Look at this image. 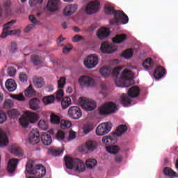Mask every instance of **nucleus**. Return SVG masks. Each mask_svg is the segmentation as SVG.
<instances>
[{"label": "nucleus", "mask_w": 178, "mask_h": 178, "mask_svg": "<svg viewBox=\"0 0 178 178\" xmlns=\"http://www.w3.org/2000/svg\"><path fill=\"white\" fill-rule=\"evenodd\" d=\"M7 73L10 77H13L16 74V68L10 67L7 69Z\"/></svg>", "instance_id": "nucleus-52"}, {"label": "nucleus", "mask_w": 178, "mask_h": 178, "mask_svg": "<svg viewBox=\"0 0 178 178\" xmlns=\"http://www.w3.org/2000/svg\"><path fill=\"white\" fill-rule=\"evenodd\" d=\"M6 88L10 92H13L17 88V84L16 83V81L15 79H7L5 83Z\"/></svg>", "instance_id": "nucleus-21"}, {"label": "nucleus", "mask_w": 178, "mask_h": 178, "mask_svg": "<svg viewBox=\"0 0 178 178\" xmlns=\"http://www.w3.org/2000/svg\"><path fill=\"white\" fill-rule=\"evenodd\" d=\"M16 51H17V45L16 44L15 42H12L10 49V54H15Z\"/></svg>", "instance_id": "nucleus-60"}, {"label": "nucleus", "mask_w": 178, "mask_h": 178, "mask_svg": "<svg viewBox=\"0 0 178 178\" xmlns=\"http://www.w3.org/2000/svg\"><path fill=\"white\" fill-rule=\"evenodd\" d=\"M117 111L118 106L112 102L105 103L99 108V113L102 116L111 115L112 113H115Z\"/></svg>", "instance_id": "nucleus-6"}, {"label": "nucleus", "mask_w": 178, "mask_h": 178, "mask_svg": "<svg viewBox=\"0 0 178 178\" xmlns=\"http://www.w3.org/2000/svg\"><path fill=\"white\" fill-rule=\"evenodd\" d=\"M31 60L33 63L34 66H38V65L43 63L45 60L40 56L34 55L31 56Z\"/></svg>", "instance_id": "nucleus-33"}, {"label": "nucleus", "mask_w": 178, "mask_h": 178, "mask_svg": "<svg viewBox=\"0 0 178 178\" xmlns=\"http://www.w3.org/2000/svg\"><path fill=\"white\" fill-rule=\"evenodd\" d=\"M134 54V50L133 49H128L125 50L124 52H122L120 55L122 58H124V59H130L131 56H133V54Z\"/></svg>", "instance_id": "nucleus-37"}, {"label": "nucleus", "mask_w": 178, "mask_h": 178, "mask_svg": "<svg viewBox=\"0 0 178 178\" xmlns=\"http://www.w3.org/2000/svg\"><path fill=\"white\" fill-rule=\"evenodd\" d=\"M67 169H74L75 172L81 173L86 170V165L83 161L79 159H73L69 156L64 158Z\"/></svg>", "instance_id": "nucleus-2"}, {"label": "nucleus", "mask_w": 178, "mask_h": 178, "mask_svg": "<svg viewBox=\"0 0 178 178\" xmlns=\"http://www.w3.org/2000/svg\"><path fill=\"white\" fill-rule=\"evenodd\" d=\"M18 162H19V159H12L8 163L7 170H8V173H13L16 170V168H17Z\"/></svg>", "instance_id": "nucleus-24"}, {"label": "nucleus", "mask_w": 178, "mask_h": 178, "mask_svg": "<svg viewBox=\"0 0 178 178\" xmlns=\"http://www.w3.org/2000/svg\"><path fill=\"white\" fill-rule=\"evenodd\" d=\"M78 103L82 109L88 112H91V111H94L97 108V102L86 97H79Z\"/></svg>", "instance_id": "nucleus-7"}, {"label": "nucleus", "mask_w": 178, "mask_h": 178, "mask_svg": "<svg viewBox=\"0 0 178 178\" xmlns=\"http://www.w3.org/2000/svg\"><path fill=\"white\" fill-rule=\"evenodd\" d=\"M99 72L103 77H109L112 73V68H111V67H102L99 70Z\"/></svg>", "instance_id": "nucleus-32"}, {"label": "nucleus", "mask_w": 178, "mask_h": 178, "mask_svg": "<svg viewBox=\"0 0 178 178\" xmlns=\"http://www.w3.org/2000/svg\"><path fill=\"white\" fill-rule=\"evenodd\" d=\"M3 108L5 109H9V108H13V101L10 99H7L5 100L3 104Z\"/></svg>", "instance_id": "nucleus-48"}, {"label": "nucleus", "mask_w": 178, "mask_h": 178, "mask_svg": "<svg viewBox=\"0 0 178 178\" xmlns=\"http://www.w3.org/2000/svg\"><path fill=\"white\" fill-rule=\"evenodd\" d=\"M50 122L53 124H59V123H60V118L58 115L51 114L50 116Z\"/></svg>", "instance_id": "nucleus-43"}, {"label": "nucleus", "mask_w": 178, "mask_h": 178, "mask_svg": "<svg viewBox=\"0 0 178 178\" xmlns=\"http://www.w3.org/2000/svg\"><path fill=\"white\" fill-rule=\"evenodd\" d=\"M44 2V0H29V5L32 8L35 6V5H41Z\"/></svg>", "instance_id": "nucleus-54"}, {"label": "nucleus", "mask_w": 178, "mask_h": 178, "mask_svg": "<svg viewBox=\"0 0 178 178\" xmlns=\"http://www.w3.org/2000/svg\"><path fill=\"white\" fill-rule=\"evenodd\" d=\"M38 126L41 130H47L48 129V124L44 120H40L39 121Z\"/></svg>", "instance_id": "nucleus-49"}, {"label": "nucleus", "mask_w": 178, "mask_h": 178, "mask_svg": "<svg viewBox=\"0 0 178 178\" xmlns=\"http://www.w3.org/2000/svg\"><path fill=\"white\" fill-rule=\"evenodd\" d=\"M8 117L6 116V113L0 110V124H2L6 122Z\"/></svg>", "instance_id": "nucleus-50"}, {"label": "nucleus", "mask_w": 178, "mask_h": 178, "mask_svg": "<svg viewBox=\"0 0 178 178\" xmlns=\"http://www.w3.org/2000/svg\"><path fill=\"white\" fill-rule=\"evenodd\" d=\"M9 143L6 134L0 129V147H6Z\"/></svg>", "instance_id": "nucleus-31"}, {"label": "nucleus", "mask_w": 178, "mask_h": 178, "mask_svg": "<svg viewBox=\"0 0 178 178\" xmlns=\"http://www.w3.org/2000/svg\"><path fill=\"white\" fill-rule=\"evenodd\" d=\"M92 129H94L92 124L90 122L84 124L83 127V134H88V133L92 130Z\"/></svg>", "instance_id": "nucleus-40"}, {"label": "nucleus", "mask_w": 178, "mask_h": 178, "mask_svg": "<svg viewBox=\"0 0 178 178\" xmlns=\"http://www.w3.org/2000/svg\"><path fill=\"white\" fill-rule=\"evenodd\" d=\"M56 138L58 140V141H62V140H65V132L62 131H58L56 134Z\"/></svg>", "instance_id": "nucleus-51"}, {"label": "nucleus", "mask_w": 178, "mask_h": 178, "mask_svg": "<svg viewBox=\"0 0 178 178\" xmlns=\"http://www.w3.org/2000/svg\"><path fill=\"white\" fill-rule=\"evenodd\" d=\"M133 79V75L131 74V71L127 69L124 70L121 75L120 79L115 80V84L117 87H130L131 83L130 81Z\"/></svg>", "instance_id": "nucleus-4"}, {"label": "nucleus", "mask_w": 178, "mask_h": 178, "mask_svg": "<svg viewBox=\"0 0 178 178\" xmlns=\"http://www.w3.org/2000/svg\"><path fill=\"white\" fill-rule=\"evenodd\" d=\"M110 35L111 31L106 27L100 28L97 32V36L99 40H105V38H108Z\"/></svg>", "instance_id": "nucleus-19"}, {"label": "nucleus", "mask_w": 178, "mask_h": 178, "mask_svg": "<svg viewBox=\"0 0 178 178\" xmlns=\"http://www.w3.org/2000/svg\"><path fill=\"white\" fill-rule=\"evenodd\" d=\"M120 98L121 104L123 105V106H129V105L131 104V99H130L127 95H122Z\"/></svg>", "instance_id": "nucleus-38"}, {"label": "nucleus", "mask_w": 178, "mask_h": 178, "mask_svg": "<svg viewBox=\"0 0 178 178\" xmlns=\"http://www.w3.org/2000/svg\"><path fill=\"white\" fill-rule=\"evenodd\" d=\"M26 172L29 175H37V173H41L40 177H44L45 173H47V170L41 164H37L34 166V161L33 160H29L26 165Z\"/></svg>", "instance_id": "nucleus-5"}, {"label": "nucleus", "mask_w": 178, "mask_h": 178, "mask_svg": "<svg viewBox=\"0 0 178 178\" xmlns=\"http://www.w3.org/2000/svg\"><path fill=\"white\" fill-rule=\"evenodd\" d=\"M45 90L47 91V92H52L54 91V86L53 85H49L46 87Z\"/></svg>", "instance_id": "nucleus-64"}, {"label": "nucleus", "mask_w": 178, "mask_h": 178, "mask_svg": "<svg viewBox=\"0 0 178 178\" xmlns=\"http://www.w3.org/2000/svg\"><path fill=\"white\" fill-rule=\"evenodd\" d=\"M83 65L87 69H94L98 65V56L97 55H90L83 60Z\"/></svg>", "instance_id": "nucleus-12"}, {"label": "nucleus", "mask_w": 178, "mask_h": 178, "mask_svg": "<svg viewBox=\"0 0 178 178\" xmlns=\"http://www.w3.org/2000/svg\"><path fill=\"white\" fill-rule=\"evenodd\" d=\"M86 165L88 169H92V168L97 166V160L94 159H89L86 160Z\"/></svg>", "instance_id": "nucleus-41"}, {"label": "nucleus", "mask_w": 178, "mask_h": 178, "mask_svg": "<svg viewBox=\"0 0 178 178\" xmlns=\"http://www.w3.org/2000/svg\"><path fill=\"white\" fill-rule=\"evenodd\" d=\"M80 41H84V38L79 35H75L72 38V42H79Z\"/></svg>", "instance_id": "nucleus-57"}, {"label": "nucleus", "mask_w": 178, "mask_h": 178, "mask_svg": "<svg viewBox=\"0 0 178 178\" xmlns=\"http://www.w3.org/2000/svg\"><path fill=\"white\" fill-rule=\"evenodd\" d=\"M16 23L15 20H12L6 24L3 25V29H6V30H10L12 29V26H13Z\"/></svg>", "instance_id": "nucleus-55"}, {"label": "nucleus", "mask_w": 178, "mask_h": 178, "mask_svg": "<svg viewBox=\"0 0 178 178\" xmlns=\"http://www.w3.org/2000/svg\"><path fill=\"white\" fill-rule=\"evenodd\" d=\"M140 95V88L138 86H133L128 90V97L130 98H137Z\"/></svg>", "instance_id": "nucleus-26"}, {"label": "nucleus", "mask_w": 178, "mask_h": 178, "mask_svg": "<svg viewBox=\"0 0 178 178\" xmlns=\"http://www.w3.org/2000/svg\"><path fill=\"white\" fill-rule=\"evenodd\" d=\"M34 87L36 88H41L45 86V81L42 77L35 76L33 79Z\"/></svg>", "instance_id": "nucleus-28"}, {"label": "nucleus", "mask_w": 178, "mask_h": 178, "mask_svg": "<svg viewBox=\"0 0 178 178\" xmlns=\"http://www.w3.org/2000/svg\"><path fill=\"white\" fill-rule=\"evenodd\" d=\"M104 12L106 15H113L115 19L110 21V24H127L129 23V17L123 11H116L111 4L107 3L104 6Z\"/></svg>", "instance_id": "nucleus-1"}, {"label": "nucleus", "mask_w": 178, "mask_h": 178, "mask_svg": "<svg viewBox=\"0 0 178 178\" xmlns=\"http://www.w3.org/2000/svg\"><path fill=\"white\" fill-rule=\"evenodd\" d=\"M29 20L33 24H40V21H38L37 18H35V16H34V15H31L29 16Z\"/></svg>", "instance_id": "nucleus-58"}, {"label": "nucleus", "mask_w": 178, "mask_h": 178, "mask_svg": "<svg viewBox=\"0 0 178 178\" xmlns=\"http://www.w3.org/2000/svg\"><path fill=\"white\" fill-rule=\"evenodd\" d=\"M111 130H112V123H102L97 127L96 134L97 136H105V134H108Z\"/></svg>", "instance_id": "nucleus-9"}, {"label": "nucleus", "mask_w": 178, "mask_h": 178, "mask_svg": "<svg viewBox=\"0 0 178 178\" xmlns=\"http://www.w3.org/2000/svg\"><path fill=\"white\" fill-rule=\"evenodd\" d=\"M166 74V69H165L163 66H157V67L155 69L153 76L154 78L159 79H162L163 76Z\"/></svg>", "instance_id": "nucleus-20"}, {"label": "nucleus", "mask_w": 178, "mask_h": 178, "mask_svg": "<svg viewBox=\"0 0 178 178\" xmlns=\"http://www.w3.org/2000/svg\"><path fill=\"white\" fill-rule=\"evenodd\" d=\"M127 131V126L126 124L119 125L115 132L113 133V136H106L102 138L103 144L106 145H113L116 144V139L115 137H120L122 134H124Z\"/></svg>", "instance_id": "nucleus-3"}, {"label": "nucleus", "mask_w": 178, "mask_h": 178, "mask_svg": "<svg viewBox=\"0 0 178 178\" xmlns=\"http://www.w3.org/2000/svg\"><path fill=\"white\" fill-rule=\"evenodd\" d=\"M106 150L107 151V152H109L110 154H116L119 151V147L116 145L108 146V147H106Z\"/></svg>", "instance_id": "nucleus-42"}, {"label": "nucleus", "mask_w": 178, "mask_h": 178, "mask_svg": "<svg viewBox=\"0 0 178 178\" xmlns=\"http://www.w3.org/2000/svg\"><path fill=\"white\" fill-rule=\"evenodd\" d=\"M77 10V5L70 4L67 5L63 10L65 16H72Z\"/></svg>", "instance_id": "nucleus-23"}, {"label": "nucleus", "mask_w": 178, "mask_h": 178, "mask_svg": "<svg viewBox=\"0 0 178 178\" xmlns=\"http://www.w3.org/2000/svg\"><path fill=\"white\" fill-rule=\"evenodd\" d=\"M24 94L26 97H33L34 95V90H33V86L30 85L25 90Z\"/></svg>", "instance_id": "nucleus-47"}, {"label": "nucleus", "mask_w": 178, "mask_h": 178, "mask_svg": "<svg viewBox=\"0 0 178 178\" xmlns=\"http://www.w3.org/2000/svg\"><path fill=\"white\" fill-rule=\"evenodd\" d=\"M62 152H63V150L60 149H58L56 147H52L51 149H50V154H51V155H54V156H59V155H60Z\"/></svg>", "instance_id": "nucleus-46"}, {"label": "nucleus", "mask_w": 178, "mask_h": 178, "mask_svg": "<svg viewBox=\"0 0 178 178\" xmlns=\"http://www.w3.org/2000/svg\"><path fill=\"white\" fill-rule=\"evenodd\" d=\"M11 98H13V99H16L17 101H24V95H23V93H20L19 95H13L11 96Z\"/></svg>", "instance_id": "nucleus-53"}, {"label": "nucleus", "mask_w": 178, "mask_h": 178, "mask_svg": "<svg viewBox=\"0 0 178 178\" xmlns=\"http://www.w3.org/2000/svg\"><path fill=\"white\" fill-rule=\"evenodd\" d=\"M34 29V24H30L28 25L25 29L24 31L25 33H29V31H31Z\"/></svg>", "instance_id": "nucleus-63"}, {"label": "nucleus", "mask_w": 178, "mask_h": 178, "mask_svg": "<svg viewBox=\"0 0 178 178\" xmlns=\"http://www.w3.org/2000/svg\"><path fill=\"white\" fill-rule=\"evenodd\" d=\"M8 115L11 119H16L19 116V112L13 108L8 111Z\"/></svg>", "instance_id": "nucleus-44"}, {"label": "nucleus", "mask_w": 178, "mask_h": 178, "mask_svg": "<svg viewBox=\"0 0 178 178\" xmlns=\"http://www.w3.org/2000/svg\"><path fill=\"white\" fill-rule=\"evenodd\" d=\"M68 46H69V47H65L63 49V52L65 55H67V54H69V52H70V51H72L73 49V46H72V44H68Z\"/></svg>", "instance_id": "nucleus-61"}, {"label": "nucleus", "mask_w": 178, "mask_h": 178, "mask_svg": "<svg viewBox=\"0 0 178 178\" xmlns=\"http://www.w3.org/2000/svg\"><path fill=\"white\" fill-rule=\"evenodd\" d=\"M10 152L13 154V155H15V156H23V150L21 147L17 146L12 147Z\"/></svg>", "instance_id": "nucleus-36"}, {"label": "nucleus", "mask_w": 178, "mask_h": 178, "mask_svg": "<svg viewBox=\"0 0 178 178\" xmlns=\"http://www.w3.org/2000/svg\"><path fill=\"white\" fill-rule=\"evenodd\" d=\"M99 6H101V3L98 0L92 1L86 6L85 12L87 15H93L99 10Z\"/></svg>", "instance_id": "nucleus-10"}, {"label": "nucleus", "mask_w": 178, "mask_h": 178, "mask_svg": "<svg viewBox=\"0 0 178 178\" xmlns=\"http://www.w3.org/2000/svg\"><path fill=\"white\" fill-rule=\"evenodd\" d=\"M57 83L59 90L56 94V99H57V101H62V99H63L64 94L63 90H62V88H63L66 84V78L65 76L60 77Z\"/></svg>", "instance_id": "nucleus-13"}, {"label": "nucleus", "mask_w": 178, "mask_h": 178, "mask_svg": "<svg viewBox=\"0 0 178 178\" xmlns=\"http://www.w3.org/2000/svg\"><path fill=\"white\" fill-rule=\"evenodd\" d=\"M29 107L32 111L40 109V99L38 98H33L29 101Z\"/></svg>", "instance_id": "nucleus-29"}, {"label": "nucleus", "mask_w": 178, "mask_h": 178, "mask_svg": "<svg viewBox=\"0 0 178 178\" xmlns=\"http://www.w3.org/2000/svg\"><path fill=\"white\" fill-rule=\"evenodd\" d=\"M74 138H76V132L70 131L67 141H72V140H74Z\"/></svg>", "instance_id": "nucleus-62"}, {"label": "nucleus", "mask_w": 178, "mask_h": 178, "mask_svg": "<svg viewBox=\"0 0 178 178\" xmlns=\"http://www.w3.org/2000/svg\"><path fill=\"white\" fill-rule=\"evenodd\" d=\"M100 51L103 54H112L116 51V47H113L112 44H109L108 42H104L101 44Z\"/></svg>", "instance_id": "nucleus-17"}, {"label": "nucleus", "mask_w": 178, "mask_h": 178, "mask_svg": "<svg viewBox=\"0 0 178 178\" xmlns=\"http://www.w3.org/2000/svg\"><path fill=\"white\" fill-rule=\"evenodd\" d=\"M41 141L44 145H51L52 144V138L49 134L43 132L41 135Z\"/></svg>", "instance_id": "nucleus-27"}, {"label": "nucleus", "mask_w": 178, "mask_h": 178, "mask_svg": "<svg viewBox=\"0 0 178 178\" xmlns=\"http://www.w3.org/2000/svg\"><path fill=\"white\" fill-rule=\"evenodd\" d=\"M68 116L74 120H79L83 116V111L80 107L77 106H71L67 111Z\"/></svg>", "instance_id": "nucleus-11"}, {"label": "nucleus", "mask_w": 178, "mask_h": 178, "mask_svg": "<svg viewBox=\"0 0 178 178\" xmlns=\"http://www.w3.org/2000/svg\"><path fill=\"white\" fill-rule=\"evenodd\" d=\"M163 174L165 176H167V177H177V173L176 172L173 171L170 168L165 167L163 169Z\"/></svg>", "instance_id": "nucleus-35"}, {"label": "nucleus", "mask_w": 178, "mask_h": 178, "mask_svg": "<svg viewBox=\"0 0 178 178\" xmlns=\"http://www.w3.org/2000/svg\"><path fill=\"white\" fill-rule=\"evenodd\" d=\"M54 101H55V96L54 95L45 96L42 99V102L44 105H49L53 104Z\"/></svg>", "instance_id": "nucleus-39"}, {"label": "nucleus", "mask_w": 178, "mask_h": 178, "mask_svg": "<svg viewBox=\"0 0 178 178\" xmlns=\"http://www.w3.org/2000/svg\"><path fill=\"white\" fill-rule=\"evenodd\" d=\"M26 118L19 119L20 124L22 127H29L30 123H35L38 120V115L35 113L28 111L25 113Z\"/></svg>", "instance_id": "nucleus-8"}, {"label": "nucleus", "mask_w": 178, "mask_h": 178, "mask_svg": "<svg viewBox=\"0 0 178 178\" xmlns=\"http://www.w3.org/2000/svg\"><path fill=\"white\" fill-rule=\"evenodd\" d=\"M60 0H49L47 4V9L49 12H56L59 10Z\"/></svg>", "instance_id": "nucleus-18"}, {"label": "nucleus", "mask_w": 178, "mask_h": 178, "mask_svg": "<svg viewBox=\"0 0 178 178\" xmlns=\"http://www.w3.org/2000/svg\"><path fill=\"white\" fill-rule=\"evenodd\" d=\"M20 81L22 83H26L27 81V74L26 73H21L19 76Z\"/></svg>", "instance_id": "nucleus-59"}, {"label": "nucleus", "mask_w": 178, "mask_h": 178, "mask_svg": "<svg viewBox=\"0 0 178 178\" xmlns=\"http://www.w3.org/2000/svg\"><path fill=\"white\" fill-rule=\"evenodd\" d=\"M127 39V35L126 34H118L112 38V41L114 44H122Z\"/></svg>", "instance_id": "nucleus-30"}, {"label": "nucleus", "mask_w": 178, "mask_h": 178, "mask_svg": "<svg viewBox=\"0 0 178 178\" xmlns=\"http://www.w3.org/2000/svg\"><path fill=\"white\" fill-rule=\"evenodd\" d=\"M20 29L17 30H8L5 28L3 29V32L0 35L1 38H6L8 35H16V34H20Z\"/></svg>", "instance_id": "nucleus-25"}, {"label": "nucleus", "mask_w": 178, "mask_h": 178, "mask_svg": "<svg viewBox=\"0 0 178 178\" xmlns=\"http://www.w3.org/2000/svg\"><path fill=\"white\" fill-rule=\"evenodd\" d=\"M122 70V67H116L113 70L112 74L114 77H118L119 76V73Z\"/></svg>", "instance_id": "nucleus-56"}, {"label": "nucleus", "mask_w": 178, "mask_h": 178, "mask_svg": "<svg viewBox=\"0 0 178 178\" xmlns=\"http://www.w3.org/2000/svg\"><path fill=\"white\" fill-rule=\"evenodd\" d=\"M72 127V122L68 120H63L60 121V129L65 130V129H69Z\"/></svg>", "instance_id": "nucleus-45"}, {"label": "nucleus", "mask_w": 178, "mask_h": 178, "mask_svg": "<svg viewBox=\"0 0 178 178\" xmlns=\"http://www.w3.org/2000/svg\"><path fill=\"white\" fill-rule=\"evenodd\" d=\"M60 101L63 109H67L72 105V99L69 97H63Z\"/></svg>", "instance_id": "nucleus-34"}, {"label": "nucleus", "mask_w": 178, "mask_h": 178, "mask_svg": "<svg viewBox=\"0 0 178 178\" xmlns=\"http://www.w3.org/2000/svg\"><path fill=\"white\" fill-rule=\"evenodd\" d=\"M10 1H6L2 6H0V17L9 16L12 12L10 8Z\"/></svg>", "instance_id": "nucleus-16"}, {"label": "nucleus", "mask_w": 178, "mask_h": 178, "mask_svg": "<svg viewBox=\"0 0 178 178\" xmlns=\"http://www.w3.org/2000/svg\"><path fill=\"white\" fill-rule=\"evenodd\" d=\"M84 147L85 149L87 151V154H88V152H92V151H95V149H97V147H98V144L94 140H88L85 143Z\"/></svg>", "instance_id": "nucleus-22"}, {"label": "nucleus", "mask_w": 178, "mask_h": 178, "mask_svg": "<svg viewBox=\"0 0 178 178\" xmlns=\"http://www.w3.org/2000/svg\"><path fill=\"white\" fill-rule=\"evenodd\" d=\"M78 81L82 87H92V86H94V83H95L94 79L87 75L81 76Z\"/></svg>", "instance_id": "nucleus-14"}, {"label": "nucleus", "mask_w": 178, "mask_h": 178, "mask_svg": "<svg viewBox=\"0 0 178 178\" xmlns=\"http://www.w3.org/2000/svg\"><path fill=\"white\" fill-rule=\"evenodd\" d=\"M28 141L30 144H32V145H35V144L40 143V132L38 131V129H32L29 133Z\"/></svg>", "instance_id": "nucleus-15"}]
</instances>
